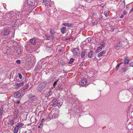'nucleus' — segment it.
I'll return each mask as SVG.
<instances>
[{
    "label": "nucleus",
    "instance_id": "nucleus-1",
    "mask_svg": "<svg viewBox=\"0 0 133 133\" xmlns=\"http://www.w3.org/2000/svg\"><path fill=\"white\" fill-rule=\"evenodd\" d=\"M58 112L55 110H52L49 113L47 117L48 120L51 119L56 118L58 117Z\"/></svg>",
    "mask_w": 133,
    "mask_h": 133
},
{
    "label": "nucleus",
    "instance_id": "nucleus-2",
    "mask_svg": "<svg viewBox=\"0 0 133 133\" xmlns=\"http://www.w3.org/2000/svg\"><path fill=\"white\" fill-rule=\"evenodd\" d=\"M47 85V82L44 81L41 82L38 85L37 88L38 91L41 92V91L45 88Z\"/></svg>",
    "mask_w": 133,
    "mask_h": 133
},
{
    "label": "nucleus",
    "instance_id": "nucleus-3",
    "mask_svg": "<svg viewBox=\"0 0 133 133\" xmlns=\"http://www.w3.org/2000/svg\"><path fill=\"white\" fill-rule=\"evenodd\" d=\"M62 104V102L59 103L57 99L55 98L52 100L51 105L54 107L58 106L59 108L61 107Z\"/></svg>",
    "mask_w": 133,
    "mask_h": 133
},
{
    "label": "nucleus",
    "instance_id": "nucleus-4",
    "mask_svg": "<svg viewBox=\"0 0 133 133\" xmlns=\"http://www.w3.org/2000/svg\"><path fill=\"white\" fill-rule=\"evenodd\" d=\"M26 61L30 62L34 60L35 59V57L32 55L28 54H27L26 56Z\"/></svg>",
    "mask_w": 133,
    "mask_h": 133
},
{
    "label": "nucleus",
    "instance_id": "nucleus-5",
    "mask_svg": "<svg viewBox=\"0 0 133 133\" xmlns=\"http://www.w3.org/2000/svg\"><path fill=\"white\" fill-rule=\"evenodd\" d=\"M11 31L10 30L8 29H4L3 31L1 32V34L2 36H5L6 35H8L10 34Z\"/></svg>",
    "mask_w": 133,
    "mask_h": 133
},
{
    "label": "nucleus",
    "instance_id": "nucleus-6",
    "mask_svg": "<svg viewBox=\"0 0 133 133\" xmlns=\"http://www.w3.org/2000/svg\"><path fill=\"white\" fill-rule=\"evenodd\" d=\"M73 54L75 55L78 56L80 52L79 49L77 48H74L72 51Z\"/></svg>",
    "mask_w": 133,
    "mask_h": 133
},
{
    "label": "nucleus",
    "instance_id": "nucleus-7",
    "mask_svg": "<svg viewBox=\"0 0 133 133\" xmlns=\"http://www.w3.org/2000/svg\"><path fill=\"white\" fill-rule=\"evenodd\" d=\"M79 83L82 86L85 87L87 83V80L85 78H84L80 81Z\"/></svg>",
    "mask_w": 133,
    "mask_h": 133
},
{
    "label": "nucleus",
    "instance_id": "nucleus-8",
    "mask_svg": "<svg viewBox=\"0 0 133 133\" xmlns=\"http://www.w3.org/2000/svg\"><path fill=\"white\" fill-rule=\"evenodd\" d=\"M28 4L30 6H33L35 5V0H28L27 1Z\"/></svg>",
    "mask_w": 133,
    "mask_h": 133
},
{
    "label": "nucleus",
    "instance_id": "nucleus-9",
    "mask_svg": "<svg viewBox=\"0 0 133 133\" xmlns=\"http://www.w3.org/2000/svg\"><path fill=\"white\" fill-rule=\"evenodd\" d=\"M21 94L20 91H17L15 93L14 96L15 98H18L21 96Z\"/></svg>",
    "mask_w": 133,
    "mask_h": 133
},
{
    "label": "nucleus",
    "instance_id": "nucleus-10",
    "mask_svg": "<svg viewBox=\"0 0 133 133\" xmlns=\"http://www.w3.org/2000/svg\"><path fill=\"white\" fill-rule=\"evenodd\" d=\"M15 50L19 54L21 53L22 51H23L22 48L21 46H18L16 48Z\"/></svg>",
    "mask_w": 133,
    "mask_h": 133
},
{
    "label": "nucleus",
    "instance_id": "nucleus-11",
    "mask_svg": "<svg viewBox=\"0 0 133 133\" xmlns=\"http://www.w3.org/2000/svg\"><path fill=\"white\" fill-rule=\"evenodd\" d=\"M51 2L50 0H43V3H44L46 6L49 5Z\"/></svg>",
    "mask_w": 133,
    "mask_h": 133
},
{
    "label": "nucleus",
    "instance_id": "nucleus-12",
    "mask_svg": "<svg viewBox=\"0 0 133 133\" xmlns=\"http://www.w3.org/2000/svg\"><path fill=\"white\" fill-rule=\"evenodd\" d=\"M7 123L8 125L12 126L14 123V121L13 119H9L7 122Z\"/></svg>",
    "mask_w": 133,
    "mask_h": 133
},
{
    "label": "nucleus",
    "instance_id": "nucleus-13",
    "mask_svg": "<svg viewBox=\"0 0 133 133\" xmlns=\"http://www.w3.org/2000/svg\"><path fill=\"white\" fill-rule=\"evenodd\" d=\"M122 46V43L120 41H118L116 47L115 49H116L119 50Z\"/></svg>",
    "mask_w": 133,
    "mask_h": 133
},
{
    "label": "nucleus",
    "instance_id": "nucleus-14",
    "mask_svg": "<svg viewBox=\"0 0 133 133\" xmlns=\"http://www.w3.org/2000/svg\"><path fill=\"white\" fill-rule=\"evenodd\" d=\"M24 85V83L23 82H21L19 83H16L15 84V85L16 87H17V88H18L19 87L22 86Z\"/></svg>",
    "mask_w": 133,
    "mask_h": 133
},
{
    "label": "nucleus",
    "instance_id": "nucleus-15",
    "mask_svg": "<svg viewBox=\"0 0 133 133\" xmlns=\"http://www.w3.org/2000/svg\"><path fill=\"white\" fill-rule=\"evenodd\" d=\"M37 100V97L34 95L29 99L30 101H31V102H33L35 101H36Z\"/></svg>",
    "mask_w": 133,
    "mask_h": 133
},
{
    "label": "nucleus",
    "instance_id": "nucleus-16",
    "mask_svg": "<svg viewBox=\"0 0 133 133\" xmlns=\"http://www.w3.org/2000/svg\"><path fill=\"white\" fill-rule=\"evenodd\" d=\"M50 35L52 37V39H55V37L54 36V31L53 29H51L50 31Z\"/></svg>",
    "mask_w": 133,
    "mask_h": 133
},
{
    "label": "nucleus",
    "instance_id": "nucleus-17",
    "mask_svg": "<svg viewBox=\"0 0 133 133\" xmlns=\"http://www.w3.org/2000/svg\"><path fill=\"white\" fill-rule=\"evenodd\" d=\"M29 84L28 83L21 90L23 92H24L25 90L27 89L29 87Z\"/></svg>",
    "mask_w": 133,
    "mask_h": 133
},
{
    "label": "nucleus",
    "instance_id": "nucleus-18",
    "mask_svg": "<svg viewBox=\"0 0 133 133\" xmlns=\"http://www.w3.org/2000/svg\"><path fill=\"white\" fill-rule=\"evenodd\" d=\"M105 53L106 52L105 51H101L98 54V56L99 57H102L103 55L105 54Z\"/></svg>",
    "mask_w": 133,
    "mask_h": 133
},
{
    "label": "nucleus",
    "instance_id": "nucleus-19",
    "mask_svg": "<svg viewBox=\"0 0 133 133\" xmlns=\"http://www.w3.org/2000/svg\"><path fill=\"white\" fill-rule=\"evenodd\" d=\"M52 94V92L51 90H49L47 92L45 95V97H48L51 95Z\"/></svg>",
    "mask_w": 133,
    "mask_h": 133
},
{
    "label": "nucleus",
    "instance_id": "nucleus-20",
    "mask_svg": "<svg viewBox=\"0 0 133 133\" xmlns=\"http://www.w3.org/2000/svg\"><path fill=\"white\" fill-rule=\"evenodd\" d=\"M86 50H84L82 51L81 53V57L82 58H83L85 56L86 54Z\"/></svg>",
    "mask_w": 133,
    "mask_h": 133
},
{
    "label": "nucleus",
    "instance_id": "nucleus-21",
    "mask_svg": "<svg viewBox=\"0 0 133 133\" xmlns=\"http://www.w3.org/2000/svg\"><path fill=\"white\" fill-rule=\"evenodd\" d=\"M103 47L104 46L102 45L98 46L96 50V52H98L102 49L103 48Z\"/></svg>",
    "mask_w": 133,
    "mask_h": 133
},
{
    "label": "nucleus",
    "instance_id": "nucleus-22",
    "mask_svg": "<svg viewBox=\"0 0 133 133\" xmlns=\"http://www.w3.org/2000/svg\"><path fill=\"white\" fill-rule=\"evenodd\" d=\"M30 42L33 44L35 45L36 44V40L34 38H32L30 39Z\"/></svg>",
    "mask_w": 133,
    "mask_h": 133
},
{
    "label": "nucleus",
    "instance_id": "nucleus-23",
    "mask_svg": "<svg viewBox=\"0 0 133 133\" xmlns=\"http://www.w3.org/2000/svg\"><path fill=\"white\" fill-rule=\"evenodd\" d=\"M4 108L3 106L1 107L0 109V118H2V116L3 114Z\"/></svg>",
    "mask_w": 133,
    "mask_h": 133
},
{
    "label": "nucleus",
    "instance_id": "nucleus-24",
    "mask_svg": "<svg viewBox=\"0 0 133 133\" xmlns=\"http://www.w3.org/2000/svg\"><path fill=\"white\" fill-rule=\"evenodd\" d=\"M66 28L65 27H63L61 30V32L63 34H64L65 33V31H66Z\"/></svg>",
    "mask_w": 133,
    "mask_h": 133
},
{
    "label": "nucleus",
    "instance_id": "nucleus-25",
    "mask_svg": "<svg viewBox=\"0 0 133 133\" xmlns=\"http://www.w3.org/2000/svg\"><path fill=\"white\" fill-rule=\"evenodd\" d=\"M45 36L46 37V39L48 40H50L52 39V37L50 35H48L46 34H45Z\"/></svg>",
    "mask_w": 133,
    "mask_h": 133
},
{
    "label": "nucleus",
    "instance_id": "nucleus-26",
    "mask_svg": "<svg viewBox=\"0 0 133 133\" xmlns=\"http://www.w3.org/2000/svg\"><path fill=\"white\" fill-rule=\"evenodd\" d=\"M14 127V128L13 130V132L14 133H17L18 130L19 129H18V128H17L15 126V127H14Z\"/></svg>",
    "mask_w": 133,
    "mask_h": 133
},
{
    "label": "nucleus",
    "instance_id": "nucleus-27",
    "mask_svg": "<svg viewBox=\"0 0 133 133\" xmlns=\"http://www.w3.org/2000/svg\"><path fill=\"white\" fill-rule=\"evenodd\" d=\"M93 51H90L88 53V57L89 58H91L92 57Z\"/></svg>",
    "mask_w": 133,
    "mask_h": 133
},
{
    "label": "nucleus",
    "instance_id": "nucleus-28",
    "mask_svg": "<svg viewBox=\"0 0 133 133\" xmlns=\"http://www.w3.org/2000/svg\"><path fill=\"white\" fill-rule=\"evenodd\" d=\"M62 25L69 27L71 26V24L69 23H63L62 24Z\"/></svg>",
    "mask_w": 133,
    "mask_h": 133
},
{
    "label": "nucleus",
    "instance_id": "nucleus-29",
    "mask_svg": "<svg viewBox=\"0 0 133 133\" xmlns=\"http://www.w3.org/2000/svg\"><path fill=\"white\" fill-rule=\"evenodd\" d=\"M129 60L128 58L126 57L124 59V63L126 64H128L129 62Z\"/></svg>",
    "mask_w": 133,
    "mask_h": 133
},
{
    "label": "nucleus",
    "instance_id": "nucleus-30",
    "mask_svg": "<svg viewBox=\"0 0 133 133\" xmlns=\"http://www.w3.org/2000/svg\"><path fill=\"white\" fill-rule=\"evenodd\" d=\"M105 39H104L102 40V41L100 43V45H101L103 46H104L105 44Z\"/></svg>",
    "mask_w": 133,
    "mask_h": 133
},
{
    "label": "nucleus",
    "instance_id": "nucleus-31",
    "mask_svg": "<svg viewBox=\"0 0 133 133\" xmlns=\"http://www.w3.org/2000/svg\"><path fill=\"white\" fill-rule=\"evenodd\" d=\"M26 49L27 50L29 51V52H30V51H31L32 50V49L30 48V46L29 45H28L26 46Z\"/></svg>",
    "mask_w": 133,
    "mask_h": 133
},
{
    "label": "nucleus",
    "instance_id": "nucleus-32",
    "mask_svg": "<svg viewBox=\"0 0 133 133\" xmlns=\"http://www.w3.org/2000/svg\"><path fill=\"white\" fill-rule=\"evenodd\" d=\"M27 8H28V7H27V6H23V7L22 10V12H25L26 11V9H27Z\"/></svg>",
    "mask_w": 133,
    "mask_h": 133
},
{
    "label": "nucleus",
    "instance_id": "nucleus-33",
    "mask_svg": "<svg viewBox=\"0 0 133 133\" xmlns=\"http://www.w3.org/2000/svg\"><path fill=\"white\" fill-rule=\"evenodd\" d=\"M17 125H18L21 128H22V127L24 125V124L22 122H19L17 124Z\"/></svg>",
    "mask_w": 133,
    "mask_h": 133
},
{
    "label": "nucleus",
    "instance_id": "nucleus-34",
    "mask_svg": "<svg viewBox=\"0 0 133 133\" xmlns=\"http://www.w3.org/2000/svg\"><path fill=\"white\" fill-rule=\"evenodd\" d=\"M125 5V3L124 1L121 3L120 6L124 8Z\"/></svg>",
    "mask_w": 133,
    "mask_h": 133
},
{
    "label": "nucleus",
    "instance_id": "nucleus-35",
    "mask_svg": "<svg viewBox=\"0 0 133 133\" xmlns=\"http://www.w3.org/2000/svg\"><path fill=\"white\" fill-rule=\"evenodd\" d=\"M58 90H62L63 89L61 85L59 84L58 85Z\"/></svg>",
    "mask_w": 133,
    "mask_h": 133
},
{
    "label": "nucleus",
    "instance_id": "nucleus-36",
    "mask_svg": "<svg viewBox=\"0 0 133 133\" xmlns=\"http://www.w3.org/2000/svg\"><path fill=\"white\" fill-rule=\"evenodd\" d=\"M74 59L72 58H71L70 59V60L69 62V64H71L74 61Z\"/></svg>",
    "mask_w": 133,
    "mask_h": 133
},
{
    "label": "nucleus",
    "instance_id": "nucleus-37",
    "mask_svg": "<svg viewBox=\"0 0 133 133\" xmlns=\"http://www.w3.org/2000/svg\"><path fill=\"white\" fill-rule=\"evenodd\" d=\"M16 62L18 64H20L21 63V61L19 59H18L16 60Z\"/></svg>",
    "mask_w": 133,
    "mask_h": 133
},
{
    "label": "nucleus",
    "instance_id": "nucleus-38",
    "mask_svg": "<svg viewBox=\"0 0 133 133\" xmlns=\"http://www.w3.org/2000/svg\"><path fill=\"white\" fill-rule=\"evenodd\" d=\"M18 75L19 78L20 79H21L22 78V76L21 74L20 73H18Z\"/></svg>",
    "mask_w": 133,
    "mask_h": 133
},
{
    "label": "nucleus",
    "instance_id": "nucleus-39",
    "mask_svg": "<svg viewBox=\"0 0 133 133\" xmlns=\"http://www.w3.org/2000/svg\"><path fill=\"white\" fill-rule=\"evenodd\" d=\"M57 81L58 80H57L56 81H55L54 83L53 84V86H54V88L55 87L56 85L57 84Z\"/></svg>",
    "mask_w": 133,
    "mask_h": 133
},
{
    "label": "nucleus",
    "instance_id": "nucleus-40",
    "mask_svg": "<svg viewBox=\"0 0 133 133\" xmlns=\"http://www.w3.org/2000/svg\"><path fill=\"white\" fill-rule=\"evenodd\" d=\"M34 95H33L31 94H30L29 95L28 97L29 98V99H31V98Z\"/></svg>",
    "mask_w": 133,
    "mask_h": 133
},
{
    "label": "nucleus",
    "instance_id": "nucleus-41",
    "mask_svg": "<svg viewBox=\"0 0 133 133\" xmlns=\"http://www.w3.org/2000/svg\"><path fill=\"white\" fill-rule=\"evenodd\" d=\"M130 66L133 67V61H131L130 63Z\"/></svg>",
    "mask_w": 133,
    "mask_h": 133
},
{
    "label": "nucleus",
    "instance_id": "nucleus-42",
    "mask_svg": "<svg viewBox=\"0 0 133 133\" xmlns=\"http://www.w3.org/2000/svg\"><path fill=\"white\" fill-rule=\"evenodd\" d=\"M84 62H82L80 64L79 66H84Z\"/></svg>",
    "mask_w": 133,
    "mask_h": 133
},
{
    "label": "nucleus",
    "instance_id": "nucleus-43",
    "mask_svg": "<svg viewBox=\"0 0 133 133\" xmlns=\"http://www.w3.org/2000/svg\"><path fill=\"white\" fill-rule=\"evenodd\" d=\"M120 64H118L116 66V70H117L118 69V68H119V66H120Z\"/></svg>",
    "mask_w": 133,
    "mask_h": 133
},
{
    "label": "nucleus",
    "instance_id": "nucleus-44",
    "mask_svg": "<svg viewBox=\"0 0 133 133\" xmlns=\"http://www.w3.org/2000/svg\"><path fill=\"white\" fill-rule=\"evenodd\" d=\"M129 4H128L126 6V9H128L130 8L129 6Z\"/></svg>",
    "mask_w": 133,
    "mask_h": 133
},
{
    "label": "nucleus",
    "instance_id": "nucleus-45",
    "mask_svg": "<svg viewBox=\"0 0 133 133\" xmlns=\"http://www.w3.org/2000/svg\"><path fill=\"white\" fill-rule=\"evenodd\" d=\"M104 15L106 17H107L108 16V15L107 14V13L106 11H105L104 12Z\"/></svg>",
    "mask_w": 133,
    "mask_h": 133
},
{
    "label": "nucleus",
    "instance_id": "nucleus-46",
    "mask_svg": "<svg viewBox=\"0 0 133 133\" xmlns=\"http://www.w3.org/2000/svg\"><path fill=\"white\" fill-rule=\"evenodd\" d=\"M4 37L3 36H2V35L1 34H0V40H1V38H3Z\"/></svg>",
    "mask_w": 133,
    "mask_h": 133
},
{
    "label": "nucleus",
    "instance_id": "nucleus-47",
    "mask_svg": "<svg viewBox=\"0 0 133 133\" xmlns=\"http://www.w3.org/2000/svg\"><path fill=\"white\" fill-rule=\"evenodd\" d=\"M73 37L72 36H71L70 37H69V38H68V39L69 40H70L71 39H73Z\"/></svg>",
    "mask_w": 133,
    "mask_h": 133
},
{
    "label": "nucleus",
    "instance_id": "nucleus-48",
    "mask_svg": "<svg viewBox=\"0 0 133 133\" xmlns=\"http://www.w3.org/2000/svg\"><path fill=\"white\" fill-rule=\"evenodd\" d=\"M17 128H18V129H20L21 128V127H20L19 126H18V125H17V124H16V125L15 126Z\"/></svg>",
    "mask_w": 133,
    "mask_h": 133
},
{
    "label": "nucleus",
    "instance_id": "nucleus-49",
    "mask_svg": "<svg viewBox=\"0 0 133 133\" xmlns=\"http://www.w3.org/2000/svg\"><path fill=\"white\" fill-rule=\"evenodd\" d=\"M17 128H18V129H20L21 128V127H20L19 126H18V125H17V124H16V125L15 126Z\"/></svg>",
    "mask_w": 133,
    "mask_h": 133
},
{
    "label": "nucleus",
    "instance_id": "nucleus-50",
    "mask_svg": "<svg viewBox=\"0 0 133 133\" xmlns=\"http://www.w3.org/2000/svg\"><path fill=\"white\" fill-rule=\"evenodd\" d=\"M114 30L113 28L111 27L110 28V31L111 32H113L114 31Z\"/></svg>",
    "mask_w": 133,
    "mask_h": 133
},
{
    "label": "nucleus",
    "instance_id": "nucleus-51",
    "mask_svg": "<svg viewBox=\"0 0 133 133\" xmlns=\"http://www.w3.org/2000/svg\"><path fill=\"white\" fill-rule=\"evenodd\" d=\"M15 112H16V115H17L18 113V110H15Z\"/></svg>",
    "mask_w": 133,
    "mask_h": 133
},
{
    "label": "nucleus",
    "instance_id": "nucleus-52",
    "mask_svg": "<svg viewBox=\"0 0 133 133\" xmlns=\"http://www.w3.org/2000/svg\"><path fill=\"white\" fill-rule=\"evenodd\" d=\"M62 50H63L62 49H59L58 50V52H60L62 51Z\"/></svg>",
    "mask_w": 133,
    "mask_h": 133
},
{
    "label": "nucleus",
    "instance_id": "nucleus-53",
    "mask_svg": "<svg viewBox=\"0 0 133 133\" xmlns=\"http://www.w3.org/2000/svg\"><path fill=\"white\" fill-rule=\"evenodd\" d=\"M44 120H45L44 119V118H43L41 120V122L43 123V122Z\"/></svg>",
    "mask_w": 133,
    "mask_h": 133
},
{
    "label": "nucleus",
    "instance_id": "nucleus-54",
    "mask_svg": "<svg viewBox=\"0 0 133 133\" xmlns=\"http://www.w3.org/2000/svg\"><path fill=\"white\" fill-rule=\"evenodd\" d=\"M123 14L124 15H126L127 14V12L125 11H124L123 12Z\"/></svg>",
    "mask_w": 133,
    "mask_h": 133
},
{
    "label": "nucleus",
    "instance_id": "nucleus-55",
    "mask_svg": "<svg viewBox=\"0 0 133 133\" xmlns=\"http://www.w3.org/2000/svg\"><path fill=\"white\" fill-rule=\"evenodd\" d=\"M124 15H121V16H120V18H123V17H124Z\"/></svg>",
    "mask_w": 133,
    "mask_h": 133
},
{
    "label": "nucleus",
    "instance_id": "nucleus-56",
    "mask_svg": "<svg viewBox=\"0 0 133 133\" xmlns=\"http://www.w3.org/2000/svg\"><path fill=\"white\" fill-rule=\"evenodd\" d=\"M43 123H42V122H41V123H40L39 125L42 126V125H43Z\"/></svg>",
    "mask_w": 133,
    "mask_h": 133
},
{
    "label": "nucleus",
    "instance_id": "nucleus-57",
    "mask_svg": "<svg viewBox=\"0 0 133 133\" xmlns=\"http://www.w3.org/2000/svg\"><path fill=\"white\" fill-rule=\"evenodd\" d=\"M132 11H133V8L131 10H130V13Z\"/></svg>",
    "mask_w": 133,
    "mask_h": 133
},
{
    "label": "nucleus",
    "instance_id": "nucleus-58",
    "mask_svg": "<svg viewBox=\"0 0 133 133\" xmlns=\"http://www.w3.org/2000/svg\"><path fill=\"white\" fill-rule=\"evenodd\" d=\"M20 101H17V102H16V103L17 104H19L20 103Z\"/></svg>",
    "mask_w": 133,
    "mask_h": 133
},
{
    "label": "nucleus",
    "instance_id": "nucleus-59",
    "mask_svg": "<svg viewBox=\"0 0 133 133\" xmlns=\"http://www.w3.org/2000/svg\"><path fill=\"white\" fill-rule=\"evenodd\" d=\"M123 70L124 71V72H126V69H125L124 68H123Z\"/></svg>",
    "mask_w": 133,
    "mask_h": 133
},
{
    "label": "nucleus",
    "instance_id": "nucleus-60",
    "mask_svg": "<svg viewBox=\"0 0 133 133\" xmlns=\"http://www.w3.org/2000/svg\"><path fill=\"white\" fill-rule=\"evenodd\" d=\"M100 18H97V19L96 20L98 21H99L100 20Z\"/></svg>",
    "mask_w": 133,
    "mask_h": 133
},
{
    "label": "nucleus",
    "instance_id": "nucleus-61",
    "mask_svg": "<svg viewBox=\"0 0 133 133\" xmlns=\"http://www.w3.org/2000/svg\"><path fill=\"white\" fill-rule=\"evenodd\" d=\"M38 128H41V126H40V125L38 126Z\"/></svg>",
    "mask_w": 133,
    "mask_h": 133
},
{
    "label": "nucleus",
    "instance_id": "nucleus-62",
    "mask_svg": "<svg viewBox=\"0 0 133 133\" xmlns=\"http://www.w3.org/2000/svg\"><path fill=\"white\" fill-rule=\"evenodd\" d=\"M131 105H130L129 106V109L131 108Z\"/></svg>",
    "mask_w": 133,
    "mask_h": 133
},
{
    "label": "nucleus",
    "instance_id": "nucleus-63",
    "mask_svg": "<svg viewBox=\"0 0 133 133\" xmlns=\"http://www.w3.org/2000/svg\"><path fill=\"white\" fill-rule=\"evenodd\" d=\"M122 62H121L120 63H119V64H122Z\"/></svg>",
    "mask_w": 133,
    "mask_h": 133
},
{
    "label": "nucleus",
    "instance_id": "nucleus-64",
    "mask_svg": "<svg viewBox=\"0 0 133 133\" xmlns=\"http://www.w3.org/2000/svg\"><path fill=\"white\" fill-rule=\"evenodd\" d=\"M103 7H104V6H102V8H103Z\"/></svg>",
    "mask_w": 133,
    "mask_h": 133
}]
</instances>
